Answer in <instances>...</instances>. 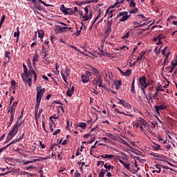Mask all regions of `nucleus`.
I'll return each instance as SVG.
<instances>
[{
	"label": "nucleus",
	"mask_w": 177,
	"mask_h": 177,
	"mask_svg": "<svg viewBox=\"0 0 177 177\" xmlns=\"http://www.w3.org/2000/svg\"><path fill=\"white\" fill-rule=\"evenodd\" d=\"M118 160L119 162H120V164H122V165H123L124 168H126V169H127L128 171L131 169V165H129V163H126L125 162H124V160L121 159H118Z\"/></svg>",
	"instance_id": "nucleus-11"
},
{
	"label": "nucleus",
	"mask_w": 177,
	"mask_h": 177,
	"mask_svg": "<svg viewBox=\"0 0 177 177\" xmlns=\"http://www.w3.org/2000/svg\"><path fill=\"white\" fill-rule=\"evenodd\" d=\"M101 164H102V165H104V161L100 160V161L97 162V167H100Z\"/></svg>",
	"instance_id": "nucleus-55"
},
{
	"label": "nucleus",
	"mask_w": 177,
	"mask_h": 177,
	"mask_svg": "<svg viewBox=\"0 0 177 177\" xmlns=\"http://www.w3.org/2000/svg\"><path fill=\"white\" fill-rule=\"evenodd\" d=\"M117 99L118 100V102H117L118 104H121L123 107H127V109H131V104L127 102L124 100H121L118 97H117Z\"/></svg>",
	"instance_id": "nucleus-6"
},
{
	"label": "nucleus",
	"mask_w": 177,
	"mask_h": 177,
	"mask_svg": "<svg viewBox=\"0 0 177 177\" xmlns=\"http://www.w3.org/2000/svg\"><path fill=\"white\" fill-rule=\"evenodd\" d=\"M138 12H139V9L138 8H134L133 10L132 9L129 10V13H131V14L138 13Z\"/></svg>",
	"instance_id": "nucleus-36"
},
{
	"label": "nucleus",
	"mask_w": 177,
	"mask_h": 177,
	"mask_svg": "<svg viewBox=\"0 0 177 177\" xmlns=\"http://www.w3.org/2000/svg\"><path fill=\"white\" fill-rule=\"evenodd\" d=\"M39 59V55H38V54L37 53H35V55L32 59V65L34 67H35V62H38Z\"/></svg>",
	"instance_id": "nucleus-22"
},
{
	"label": "nucleus",
	"mask_w": 177,
	"mask_h": 177,
	"mask_svg": "<svg viewBox=\"0 0 177 177\" xmlns=\"http://www.w3.org/2000/svg\"><path fill=\"white\" fill-rule=\"evenodd\" d=\"M5 20H6V16L3 15V16L1 17V19L0 22L3 23V22L5 21Z\"/></svg>",
	"instance_id": "nucleus-59"
},
{
	"label": "nucleus",
	"mask_w": 177,
	"mask_h": 177,
	"mask_svg": "<svg viewBox=\"0 0 177 177\" xmlns=\"http://www.w3.org/2000/svg\"><path fill=\"white\" fill-rule=\"evenodd\" d=\"M169 51L167 52V53H166L164 63H165V62H167V61H168V58H169Z\"/></svg>",
	"instance_id": "nucleus-47"
},
{
	"label": "nucleus",
	"mask_w": 177,
	"mask_h": 177,
	"mask_svg": "<svg viewBox=\"0 0 177 177\" xmlns=\"http://www.w3.org/2000/svg\"><path fill=\"white\" fill-rule=\"evenodd\" d=\"M158 92L156 91V92L154 93V95H153V97H149L150 100H151L152 102H153V100H156L157 96H158Z\"/></svg>",
	"instance_id": "nucleus-34"
},
{
	"label": "nucleus",
	"mask_w": 177,
	"mask_h": 177,
	"mask_svg": "<svg viewBox=\"0 0 177 177\" xmlns=\"http://www.w3.org/2000/svg\"><path fill=\"white\" fill-rule=\"evenodd\" d=\"M91 71L94 73V74H95L96 75H97V74H99V73H100V71H99V70L95 68L94 67H91Z\"/></svg>",
	"instance_id": "nucleus-32"
},
{
	"label": "nucleus",
	"mask_w": 177,
	"mask_h": 177,
	"mask_svg": "<svg viewBox=\"0 0 177 177\" xmlns=\"http://www.w3.org/2000/svg\"><path fill=\"white\" fill-rule=\"evenodd\" d=\"M160 89H161V84H159L158 86L156 87V92H160Z\"/></svg>",
	"instance_id": "nucleus-61"
},
{
	"label": "nucleus",
	"mask_w": 177,
	"mask_h": 177,
	"mask_svg": "<svg viewBox=\"0 0 177 177\" xmlns=\"http://www.w3.org/2000/svg\"><path fill=\"white\" fill-rule=\"evenodd\" d=\"M73 93H74V86H72L71 88H68L66 91V95L68 97H71V96H73Z\"/></svg>",
	"instance_id": "nucleus-14"
},
{
	"label": "nucleus",
	"mask_w": 177,
	"mask_h": 177,
	"mask_svg": "<svg viewBox=\"0 0 177 177\" xmlns=\"http://www.w3.org/2000/svg\"><path fill=\"white\" fill-rule=\"evenodd\" d=\"M10 122H13L15 120V113H10Z\"/></svg>",
	"instance_id": "nucleus-45"
},
{
	"label": "nucleus",
	"mask_w": 177,
	"mask_h": 177,
	"mask_svg": "<svg viewBox=\"0 0 177 177\" xmlns=\"http://www.w3.org/2000/svg\"><path fill=\"white\" fill-rule=\"evenodd\" d=\"M81 80H82V82H83V84H86L87 82H89V77H88L85 75H81Z\"/></svg>",
	"instance_id": "nucleus-16"
},
{
	"label": "nucleus",
	"mask_w": 177,
	"mask_h": 177,
	"mask_svg": "<svg viewBox=\"0 0 177 177\" xmlns=\"http://www.w3.org/2000/svg\"><path fill=\"white\" fill-rule=\"evenodd\" d=\"M104 167L106 169L105 172H108L109 171H111V169H114V166L108 165L107 163L104 165Z\"/></svg>",
	"instance_id": "nucleus-21"
},
{
	"label": "nucleus",
	"mask_w": 177,
	"mask_h": 177,
	"mask_svg": "<svg viewBox=\"0 0 177 177\" xmlns=\"http://www.w3.org/2000/svg\"><path fill=\"white\" fill-rule=\"evenodd\" d=\"M75 5H77V6H82L84 3V1H80V3L78 1L74 2Z\"/></svg>",
	"instance_id": "nucleus-46"
},
{
	"label": "nucleus",
	"mask_w": 177,
	"mask_h": 177,
	"mask_svg": "<svg viewBox=\"0 0 177 177\" xmlns=\"http://www.w3.org/2000/svg\"><path fill=\"white\" fill-rule=\"evenodd\" d=\"M167 105L163 104V105L155 106L154 109L157 114L160 115V111H161V110H167Z\"/></svg>",
	"instance_id": "nucleus-8"
},
{
	"label": "nucleus",
	"mask_w": 177,
	"mask_h": 177,
	"mask_svg": "<svg viewBox=\"0 0 177 177\" xmlns=\"http://www.w3.org/2000/svg\"><path fill=\"white\" fill-rule=\"evenodd\" d=\"M96 84H99L98 86L100 88H103V79H102V75H100V76L97 77V80H96Z\"/></svg>",
	"instance_id": "nucleus-13"
},
{
	"label": "nucleus",
	"mask_w": 177,
	"mask_h": 177,
	"mask_svg": "<svg viewBox=\"0 0 177 177\" xmlns=\"http://www.w3.org/2000/svg\"><path fill=\"white\" fill-rule=\"evenodd\" d=\"M79 128H82V129H85L86 128V123L85 122H80L78 124Z\"/></svg>",
	"instance_id": "nucleus-29"
},
{
	"label": "nucleus",
	"mask_w": 177,
	"mask_h": 177,
	"mask_svg": "<svg viewBox=\"0 0 177 177\" xmlns=\"http://www.w3.org/2000/svg\"><path fill=\"white\" fill-rule=\"evenodd\" d=\"M67 27H60L59 26L58 28H57V32H66L67 31Z\"/></svg>",
	"instance_id": "nucleus-23"
},
{
	"label": "nucleus",
	"mask_w": 177,
	"mask_h": 177,
	"mask_svg": "<svg viewBox=\"0 0 177 177\" xmlns=\"http://www.w3.org/2000/svg\"><path fill=\"white\" fill-rule=\"evenodd\" d=\"M111 27L112 26L107 25L106 31H105V34H106V35H109L110 32H111Z\"/></svg>",
	"instance_id": "nucleus-28"
},
{
	"label": "nucleus",
	"mask_w": 177,
	"mask_h": 177,
	"mask_svg": "<svg viewBox=\"0 0 177 177\" xmlns=\"http://www.w3.org/2000/svg\"><path fill=\"white\" fill-rule=\"evenodd\" d=\"M84 11H85L84 15L88 16V13H89V8L88 7H85L84 8Z\"/></svg>",
	"instance_id": "nucleus-56"
},
{
	"label": "nucleus",
	"mask_w": 177,
	"mask_h": 177,
	"mask_svg": "<svg viewBox=\"0 0 177 177\" xmlns=\"http://www.w3.org/2000/svg\"><path fill=\"white\" fill-rule=\"evenodd\" d=\"M140 122L142 124L143 127L146 128L148 131L150 129V125L147 124V122L145 119H141Z\"/></svg>",
	"instance_id": "nucleus-17"
},
{
	"label": "nucleus",
	"mask_w": 177,
	"mask_h": 177,
	"mask_svg": "<svg viewBox=\"0 0 177 177\" xmlns=\"http://www.w3.org/2000/svg\"><path fill=\"white\" fill-rule=\"evenodd\" d=\"M38 1H39V2L40 3H42L43 5H44V6H47V7L50 6V5L46 4V3H45V1H42V0H38Z\"/></svg>",
	"instance_id": "nucleus-54"
},
{
	"label": "nucleus",
	"mask_w": 177,
	"mask_h": 177,
	"mask_svg": "<svg viewBox=\"0 0 177 177\" xmlns=\"http://www.w3.org/2000/svg\"><path fill=\"white\" fill-rule=\"evenodd\" d=\"M68 10H70V9H68V8H65V10H64L62 12H64V15H68V16H70V15H71V13H72V12H68Z\"/></svg>",
	"instance_id": "nucleus-37"
},
{
	"label": "nucleus",
	"mask_w": 177,
	"mask_h": 177,
	"mask_svg": "<svg viewBox=\"0 0 177 177\" xmlns=\"http://www.w3.org/2000/svg\"><path fill=\"white\" fill-rule=\"evenodd\" d=\"M114 11L115 10H113L109 11V13H107V15H110L108 17V19H113V16H114V15L113 14V12H114Z\"/></svg>",
	"instance_id": "nucleus-39"
},
{
	"label": "nucleus",
	"mask_w": 177,
	"mask_h": 177,
	"mask_svg": "<svg viewBox=\"0 0 177 177\" xmlns=\"http://www.w3.org/2000/svg\"><path fill=\"white\" fill-rule=\"evenodd\" d=\"M34 6H35V8H36L37 9V10H41V4L36 2L34 4Z\"/></svg>",
	"instance_id": "nucleus-41"
},
{
	"label": "nucleus",
	"mask_w": 177,
	"mask_h": 177,
	"mask_svg": "<svg viewBox=\"0 0 177 177\" xmlns=\"http://www.w3.org/2000/svg\"><path fill=\"white\" fill-rule=\"evenodd\" d=\"M125 0H117L116 4H118L119 6H121V3H124Z\"/></svg>",
	"instance_id": "nucleus-49"
},
{
	"label": "nucleus",
	"mask_w": 177,
	"mask_h": 177,
	"mask_svg": "<svg viewBox=\"0 0 177 177\" xmlns=\"http://www.w3.org/2000/svg\"><path fill=\"white\" fill-rule=\"evenodd\" d=\"M118 70H119L120 73L122 74L124 77H128L132 74V71L131 69H127L125 72H124L121 68H118Z\"/></svg>",
	"instance_id": "nucleus-9"
},
{
	"label": "nucleus",
	"mask_w": 177,
	"mask_h": 177,
	"mask_svg": "<svg viewBox=\"0 0 177 177\" xmlns=\"http://www.w3.org/2000/svg\"><path fill=\"white\" fill-rule=\"evenodd\" d=\"M104 172H106L104 169H102L99 174V177H104Z\"/></svg>",
	"instance_id": "nucleus-38"
},
{
	"label": "nucleus",
	"mask_w": 177,
	"mask_h": 177,
	"mask_svg": "<svg viewBox=\"0 0 177 177\" xmlns=\"http://www.w3.org/2000/svg\"><path fill=\"white\" fill-rule=\"evenodd\" d=\"M167 49H168V46H165V47L164 48V49L162 50V54L164 55V56L166 55H165V50H167Z\"/></svg>",
	"instance_id": "nucleus-63"
},
{
	"label": "nucleus",
	"mask_w": 177,
	"mask_h": 177,
	"mask_svg": "<svg viewBox=\"0 0 177 177\" xmlns=\"http://www.w3.org/2000/svg\"><path fill=\"white\" fill-rule=\"evenodd\" d=\"M10 55H12V53H10V51H6L5 57H7L8 60H10Z\"/></svg>",
	"instance_id": "nucleus-33"
},
{
	"label": "nucleus",
	"mask_w": 177,
	"mask_h": 177,
	"mask_svg": "<svg viewBox=\"0 0 177 177\" xmlns=\"http://www.w3.org/2000/svg\"><path fill=\"white\" fill-rule=\"evenodd\" d=\"M114 8H120V6H119L118 4H117V3H115L113 5L109 6V8L106 11V14L104 15V17H106V15H107V13H109V12H110V9H114Z\"/></svg>",
	"instance_id": "nucleus-15"
},
{
	"label": "nucleus",
	"mask_w": 177,
	"mask_h": 177,
	"mask_svg": "<svg viewBox=\"0 0 177 177\" xmlns=\"http://www.w3.org/2000/svg\"><path fill=\"white\" fill-rule=\"evenodd\" d=\"M146 55V51H142L140 55L138 56V58L137 59V62H139V60H143L145 59V55Z\"/></svg>",
	"instance_id": "nucleus-24"
},
{
	"label": "nucleus",
	"mask_w": 177,
	"mask_h": 177,
	"mask_svg": "<svg viewBox=\"0 0 177 177\" xmlns=\"http://www.w3.org/2000/svg\"><path fill=\"white\" fill-rule=\"evenodd\" d=\"M14 37H17L16 42H18L19 38H20V29L19 28V27H17V32H14Z\"/></svg>",
	"instance_id": "nucleus-18"
},
{
	"label": "nucleus",
	"mask_w": 177,
	"mask_h": 177,
	"mask_svg": "<svg viewBox=\"0 0 177 177\" xmlns=\"http://www.w3.org/2000/svg\"><path fill=\"white\" fill-rule=\"evenodd\" d=\"M24 73L25 77L32 78V76H34V82L37 81V73L34 71L32 67H29L28 68L27 67H24Z\"/></svg>",
	"instance_id": "nucleus-1"
},
{
	"label": "nucleus",
	"mask_w": 177,
	"mask_h": 177,
	"mask_svg": "<svg viewBox=\"0 0 177 177\" xmlns=\"http://www.w3.org/2000/svg\"><path fill=\"white\" fill-rule=\"evenodd\" d=\"M60 132H61V130H60V129H57L56 131H55L53 133V135H54V136L59 135V133H60Z\"/></svg>",
	"instance_id": "nucleus-53"
},
{
	"label": "nucleus",
	"mask_w": 177,
	"mask_h": 177,
	"mask_svg": "<svg viewBox=\"0 0 177 177\" xmlns=\"http://www.w3.org/2000/svg\"><path fill=\"white\" fill-rule=\"evenodd\" d=\"M42 86H39L36 87L37 89V96L36 100H42V97L44 96V94L45 93V88H41Z\"/></svg>",
	"instance_id": "nucleus-2"
},
{
	"label": "nucleus",
	"mask_w": 177,
	"mask_h": 177,
	"mask_svg": "<svg viewBox=\"0 0 177 177\" xmlns=\"http://www.w3.org/2000/svg\"><path fill=\"white\" fill-rule=\"evenodd\" d=\"M16 135H17V131L12 128L11 131L8 133L6 137V141L4 142V145L8 143V142H10V140H12V139H13V137L16 136Z\"/></svg>",
	"instance_id": "nucleus-4"
},
{
	"label": "nucleus",
	"mask_w": 177,
	"mask_h": 177,
	"mask_svg": "<svg viewBox=\"0 0 177 177\" xmlns=\"http://www.w3.org/2000/svg\"><path fill=\"white\" fill-rule=\"evenodd\" d=\"M34 6H35V8H36L37 9V10H41V4L36 2L34 4Z\"/></svg>",
	"instance_id": "nucleus-42"
},
{
	"label": "nucleus",
	"mask_w": 177,
	"mask_h": 177,
	"mask_svg": "<svg viewBox=\"0 0 177 177\" xmlns=\"http://www.w3.org/2000/svg\"><path fill=\"white\" fill-rule=\"evenodd\" d=\"M75 177H81V174L78 172V170L76 171L74 174Z\"/></svg>",
	"instance_id": "nucleus-58"
},
{
	"label": "nucleus",
	"mask_w": 177,
	"mask_h": 177,
	"mask_svg": "<svg viewBox=\"0 0 177 177\" xmlns=\"http://www.w3.org/2000/svg\"><path fill=\"white\" fill-rule=\"evenodd\" d=\"M153 82V80L151 79H149L147 80V84L152 85Z\"/></svg>",
	"instance_id": "nucleus-62"
},
{
	"label": "nucleus",
	"mask_w": 177,
	"mask_h": 177,
	"mask_svg": "<svg viewBox=\"0 0 177 177\" xmlns=\"http://www.w3.org/2000/svg\"><path fill=\"white\" fill-rule=\"evenodd\" d=\"M82 19H83V21H88V20H89V17H88V15L82 16Z\"/></svg>",
	"instance_id": "nucleus-51"
},
{
	"label": "nucleus",
	"mask_w": 177,
	"mask_h": 177,
	"mask_svg": "<svg viewBox=\"0 0 177 177\" xmlns=\"http://www.w3.org/2000/svg\"><path fill=\"white\" fill-rule=\"evenodd\" d=\"M134 127H136L137 128H140V129L143 132L145 131V129H143V126H142V124L140 122H137L134 124Z\"/></svg>",
	"instance_id": "nucleus-27"
},
{
	"label": "nucleus",
	"mask_w": 177,
	"mask_h": 177,
	"mask_svg": "<svg viewBox=\"0 0 177 177\" xmlns=\"http://www.w3.org/2000/svg\"><path fill=\"white\" fill-rule=\"evenodd\" d=\"M113 84L116 86L118 85H121L122 83L121 82V80H113Z\"/></svg>",
	"instance_id": "nucleus-40"
},
{
	"label": "nucleus",
	"mask_w": 177,
	"mask_h": 177,
	"mask_svg": "<svg viewBox=\"0 0 177 177\" xmlns=\"http://www.w3.org/2000/svg\"><path fill=\"white\" fill-rule=\"evenodd\" d=\"M129 32H127L126 34H124L122 37V39H125V38H129Z\"/></svg>",
	"instance_id": "nucleus-50"
},
{
	"label": "nucleus",
	"mask_w": 177,
	"mask_h": 177,
	"mask_svg": "<svg viewBox=\"0 0 177 177\" xmlns=\"http://www.w3.org/2000/svg\"><path fill=\"white\" fill-rule=\"evenodd\" d=\"M119 17H121L120 19H119V21L120 22H122V21H127V20H128V19L130 17V16H128V12L127 11H124V12H120L115 19H118Z\"/></svg>",
	"instance_id": "nucleus-3"
},
{
	"label": "nucleus",
	"mask_w": 177,
	"mask_h": 177,
	"mask_svg": "<svg viewBox=\"0 0 177 177\" xmlns=\"http://www.w3.org/2000/svg\"><path fill=\"white\" fill-rule=\"evenodd\" d=\"M139 83L140 84L141 86L147 84V82H146V76L140 77L139 78Z\"/></svg>",
	"instance_id": "nucleus-19"
},
{
	"label": "nucleus",
	"mask_w": 177,
	"mask_h": 177,
	"mask_svg": "<svg viewBox=\"0 0 177 177\" xmlns=\"http://www.w3.org/2000/svg\"><path fill=\"white\" fill-rule=\"evenodd\" d=\"M21 77L25 84H28V86L31 87L32 85V77H26V75L24 73L21 74Z\"/></svg>",
	"instance_id": "nucleus-5"
},
{
	"label": "nucleus",
	"mask_w": 177,
	"mask_h": 177,
	"mask_svg": "<svg viewBox=\"0 0 177 177\" xmlns=\"http://www.w3.org/2000/svg\"><path fill=\"white\" fill-rule=\"evenodd\" d=\"M48 49H46V48H45L44 46H42V48H41V52L42 53H46L48 51Z\"/></svg>",
	"instance_id": "nucleus-57"
},
{
	"label": "nucleus",
	"mask_w": 177,
	"mask_h": 177,
	"mask_svg": "<svg viewBox=\"0 0 177 177\" xmlns=\"http://www.w3.org/2000/svg\"><path fill=\"white\" fill-rule=\"evenodd\" d=\"M161 167V165H156V168H158V171L153 170L152 173L156 174H156H161V167Z\"/></svg>",
	"instance_id": "nucleus-26"
},
{
	"label": "nucleus",
	"mask_w": 177,
	"mask_h": 177,
	"mask_svg": "<svg viewBox=\"0 0 177 177\" xmlns=\"http://www.w3.org/2000/svg\"><path fill=\"white\" fill-rule=\"evenodd\" d=\"M131 92H132V93H135V77L133 78L131 84Z\"/></svg>",
	"instance_id": "nucleus-30"
},
{
	"label": "nucleus",
	"mask_w": 177,
	"mask_h": 177,
	"mask_svg": "<svg viewBox=\"0 0 177 177\" xmlns=\"http://www.w3.org/2000/svg\"><path fill=\"white\" fill-rule=\"evenodd\" d=\"M41 117V115L38 113V112H35V121L36 124H38V119Z\"/></svg>",
	"instance_id": "nucleus-31"
},
{
	"label": "nucleus",
	"mask_w": 177,
	"mask_h": 177,
	"mask_svg": "<svg viewBox=\"0 0 177 177\" xmlns=\"http://www.w3.org/2000/svg\"><path fill=\"white\" fill-rule=\"evenodd\" d=\"M23 138H24V133H23L21 136H20L19 137V138H16L15 140V142H17H17H20V140H23Z\"/></svg>",
	"instance_id": "nucleus-35"
},
{
	"label": "nucleus",
	"mask_w": 177,
	"mask_h": 177,
	"mask_svg": "<svg viewBox=\"0 0 177 177\" xmlns=\"http://www.w3.org/2000/svg\"><path fill=\"white\" fill-rule=\"evenodd\" d=\"M66 7L64 6V5H62L61 6H60V10H61V12H63V11H64L65 10H66Z\"/></svg>",
	"instance_id": "nucleus-64"
},
{
	"label": "nucleus",
	"mask_w": 177,
	"mask_h": 177,
	"mask_svg": "<svg viewBox=\"0 0 177 177\" xmlns=\"http://www.w3.org/2000/svg\"><path fill=\"white\" fill-rule=\"evenodd\" d=\"M39 104H41V100L36 99V104L35 106V113H38V109H39Z\"/></svg>",
	"instance_id": "nucleus-20"
},
{
	"label": "nucleus",
	"mask_w": 177,
	"mask_h": 177,
	"mask_svg": "<svg viewBox=\"0 0 177 177\" xmlns=\"http://www.w3.org/2000/svg\"><path fill=\"white\" fill-rule=\"evenodd\" d=\"M13 143H17V142H15V140H13V141L11 142L10 144H8L7 146H6V147L1 148V149H3V150H6V148H7V147H9V146H11V145H13Z\"/></svg>",
	"instance_id": "nucleus-44"
},
{
	"label": "nucleus",
	"mask_w": 177,
	"mask_h": 177,
	"mask_svg": "<svg viewBox=\"0 0 177 177\" xmlns=\"http://www.w3.org/2000/svg\"><path fill=\"white\" fill-rule=\"evenodd\" d=\"M85 76H86V77H88V78H89L90 77H92V72L86 71Z\"/></svg>",
	"instance_id": "nucleus-48"
},
{
	"label": "nucleus",
	"mask_w": 177,
	"mask_h": 177,
	"mask_svg": "<svg viewBox=\"0 0 177 177\" xmlns=\"http://www.w3.org/2000/svg\"><path fill=\"white\" fill-rule=\"evenodd\" d=\"M44 35H45V32L42 30L38 31V37L40 39H44Z\"/></svg>",
	"instance_id": "nucleus-25"
},
{
	"label": "nucleus",
	"mask_w": 177,
	"mask_h": 177,
	"mask_svg": "<svg viewBox=\"0 0 177 177\" xmlns=\"http://www.w3.org/2000/svg\"><path fill=\"white\" fill-rule=\"evenodd\" d=\"M130 8H136V3L135 1H131L129 4Z\"/></svg>",
	"instance_id": "nucleus-43"
},
{
	"label": "nucleus",
	"mask_w": 177,
	"mask_h": 177,
	"mask_svg": "<svg viewBox=\"0 0 177 177\" xmlns=\"http://www.w3.org/2000/svg\"><path fill=\"white\" fill-rule=\"evenodd\" d=\"M93 15V10H90L89 15H88V19H92Z\"/></svg>",
	"instance_id": "nucleus-60"
},
{
	"label": "nucleus",
	"mask_w": 177,
	"mask_h": 177,
	"mask_svg": "<svg viewBox=\"0 0 177 177\" xmlns=\"http://www.w3.org/2000/svg\"><path fill=\"white\" fill-rule=\"evenodd\" d=\"M62 79L64 81V82H66V84H68L67 83V75L62 74Z\"/></svg>",
	"instance_id": "nucleus-52"
},
{
	"label": "nucleus",
	"mask_w": 177,
	"mask_h": 177,
	"mask_svg": "<svg viewBox=\"0 0 177 177\" xmlns=\"http://www.w3.org/2000/svg\"><path fill=\"white\" fill-rule=\"evenodd\" d=\"M19 120L18 119L14 127H12V129H15L17 132H19V127H21V125H23V123L24 122V120H21V122L19 123Z\"/></svg>",
	"instance_id": "nucleus-10"
},
{
	"label": "nucleus",
	"mask_w": 177,
	"mask_h": 177,
	"mask_svg": "<svg viewBox=\"0 0 177 177\" xmlns=\"http://www.w3.org/2000/svg\"><path fill=\"white\" fill-rule=\"evenodd\" d=\"M61 75H66V77H68V75H70V68H64L61 71Z\"/></svg>",
	"instance_id": "nucleus-12"
},
{
	"label": "nucleus",
	"mask_w": 177,
	"mask_h": 177,
	"mask_svg": "<svg viewBox=\"0 0 177 177\" xmlns=\"http://www.w3.org/2000/svg\"><path fill=\"white\" fill-rule=\"evenodd\" d=\"M19 104V102L15 101L11 107L9 108L8 113L15 114L16 111V109L17 108V104Z\"/></svg>",
	"instance_id": "nucleus-7"
}]
</instances>
